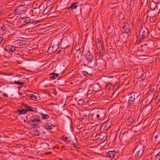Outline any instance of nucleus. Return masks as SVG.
Segmentation results:
<instances>
[{
    "mask_svg": "<svg viewBox=\"0 0 160 160\" xmlns=\"http://www.w3.org/2000/svg\"><path fill=\"white\" fill-rule=\"evenodd\" d=\"M138 96V95L134 92L131 93L130 95V97L128 100V104L129 106L131 105H133L135 101V98H137Z\"/></svg>",
    "mask_w": 160,
    "mask_h": 160,
    "instance_id": "1",
    "label": "nucleus"
},
{
    "mask_svg": "<svg viewBox=\"0 0 160 160\" xmlns=\"http://www.w3.org/2000/svg\"><path fill=\"white\" fill-rule=\"evenodd\" d=\"M31 120L32 122L31 126L33 128H36L38 126L37 124H35L38 122H40V120L38 116H34L31 118Z\"/></svg>",
    "mask_w": 160,
    "mask_h": 160,
    "instance_id": "2",
    "label": "nucleus"
},
{
    "mask_svg": "<svg viewBox=\"0 0 160 160\" xmlns=\"http://www.w3.org/2000/svg\"><path fill=\"white\" fill-rule=\"evenodd\" d=\"M26 10V8L23 7V5H22L18 7L13 12L15 14H20L24 13Z\"/></svg>",
    "mask_w": 160,
    "mask_h": 160,
    "instance_id": "3",
    "label": "nucleus"
},
{
    "mask_svg": "<svg viewBox=\"0 0 160 160\" xmlns=\"http://www.w3.org/2000/svg\"><path fill=\"white\" fill-rule=\"evenodd\" d=\"M102 115V111L99 109L97 112L93 113L92 115V116L93 118H96L98 120H99L100 119V117Z\"/></svg>",
    "mask_w": 160,
    "mask_h": 160,
    "instance_id": "4",
    "label": "nucleus"
},
{
    "mask_svg": "<svg viewBox=\"0 0 160 160\" xmlns=\"http://www.w3.org/2000/svg\"><path fill=\"white\" fill-rule=\"evenodd\" d=\"M148 30L146 28H142L139 31V36L143 39L148 35Z\"/></svg>",
    "mask_w": 160,
    "mask_h": 160,
    "instance_id": "5",
    "label": "nucleus"
},
{
    "mask_svg": "<svg viewBox=\"0 0 160 160\" xmlns=\"http://www.w3.org/2000/svg\"><path fill=\"white\" fill-rule=\"evenodd\" d=\"M85 56L86 59L88 62H91L92 61L93 57L90 53V50L88 51L87 53L85 54Z\"/></svg>",
    "mask_w": 160,
    "mask_h": 160,
    "instance_id": "6",
    "label": "nucleus"
},
{
    "mask_svg": "<svg viewBox=\"0 0 160 160\" xmlns=\"http://www.w3.org/2000/svg\"><path fill=\"white\" fill-rule=\"evenodd\" d=\"M4 49L8 52H12L15 50V47L13 46L8 45L6 46Z\"/></svg>",
    "mask_w": 160,
    "mask_h": 160,
    "instance_id": "7",
    "label": "nucleus"
},
{
    "mask_svg": "<svg viewBox=\"0 0 160 160\" xmlns=\"http://www.w3.org/2000/svg\"><path fill=\"white\" fill-rule=\"evenodd\" d=\"M28 96L32 100L35 101H37L39 97L38 93L30 94L28 95Z\"/></svg>",
    "mask_w": 160,
    "mask_h": 160,
    "instance_id": "8",
    "label": "nucleus"
},
{
    "mask_svg": "<svg viewBox=\"0 0 160 160\" xmlns=\"http://www.w3.org/2000/svg\"><path fill=\"white\" fill-rule=\"evenodd\" d=\"M115 153L114 151H109L107 153L106 157L109 158H112L115 156Z\"/></svg>",
    "mask_w": 160,
    "mask_h": 160,
    "instance_id": "9",
    "label": "nucleus"
},
{
    "mask_svg": "<svg viewBox=\"0 0 160 160\" xmlns=\"http://www.w3.org/2000/svg\"><path fill=\"white\" fill-rule=\"evenodd\" d=\"M19 21H23L24 22L28 23L31 22V19L29 17H25L21 18L19 19Z\"/></svg>",
    "mask_w": 160,
    "mask_h": 160,
    "instance_id": "10",
    "label": "nucleus"
},
{
    "mask_svg": "<svg viewBox=\"0 0 160 160\" xmlns=\"http://www.w3.org/2000/svg\"><path fill=\"white\" fill-rule=\"evenodd\" d=\"M58 48L57 46L55 45H53L52 46L51 45L49 48V50L52 51L53 52L55 51Z\"/></svg>",
    "mask_w": 160,
    "mask_h": 160,
    "instance_id": "11",
    "label": "nucleus"
},
{
    "mask_svg": "<svg viewBox=\"0 0 160 160\" xmlns=\"http://www.w3.org/2000/svg\"><path fill=\"white\" fill-rule=\"evenodd\" d=\"M25 108L26 109V110L27 111H31L32 112H34L33 108H32L31 106H28L27 105L25 104L24 105Z\"/></svg>",
    "mask_w": 160,
    "mask_h": 160,
    "instance_id": "12",
    "label": "nucleus"
},
{
    "mask_svg": "<svg viewBox=\"0 0 160 160\" xmlns=\"http://www.w3.org/2000/svg\"><path fill=\"white\" fill-rule=\"evenodd\" d=\"M78 6L77 3H74L69 7L68 9H70L71 10H73V9L76 8Z\"/></svg>",
    "mask_w": 160,
    "mask_h": 160,
    "instance_id": "13",
    "label": "nucleus"
},
{
    "mask_svg": "<svg viewBox=\"0 0 160 160\" xmlns=\"http://www.w3.org/2000/svg\"><path fill=\"white\" fill-rule=\"evenodd\" d=\"M62 139L67 143L69 142L71 140V139L69 137H63Z\"/></svg>",
    "mask_w": 160,
    "mask_h": 160,
    "instance_id": "14",
    "label": "nucleus"
},
{
    "mask_svg": "<svg viewBox=\"0 0 160 160\" xmlns=\"http://www.w3.org/2000/svg\"><path fill=\"white\" fill-rule=\"evenodd\" d=\"M41 114L42 118L43 119H47L49 118V115L46 114H45L43 113H40Z\"/></svg>",
    "mask_w": 160,
    "mask_h": 160,
    "instance_id": "15",
    "label": "nucleus"
},
{
    "mask_svg": "<svg viewBox=\"0 0 160 160\" xmlns=\"http://www.w3.org/2000/svg\"><path fill=\"white\" fill-rule=\"evenodd\" d=\"M44 127L47 129L51 130L52 128V125L50 124L46 123L44 125Z\"/></svg>",
    "mask_w": 160,
    "mask_h": 160,
    "instance_id": "16",
    "label": "nucleus"
},
{
    "mask_svg": "<svg viewBox=\"0 0 160 160\" xmlns=\"http://www.w3.org/2000/svg\"><path fill=\"white\" fill-rule=\"evenodd\" d=\"M6 31L4 28H1L0 29V35H2L6 34Z\"/></svg>",
    "mask_w": 160,
    "mask_h": 160,
    "instance_id": "17",
    "label": "nucleus"
},
{
    "mask_svg": "<svg viewBox=\"0 0 160 160\" xmlns=\"http://www.w3.org/2000/svg\"><path fill=\"white\" fill-rule=\"evenodd\" d=\"M58 75L54 73H52L50 75V78L52 79H56L58 77Z\"/></svg>",
    "mask_w": 160,
    "mask_h": 160,
    "instance_id": "18",
    "label": "nucleus"
},
{
    "mask_svg": "<svg viewBox=\"0 0 160 160\" xmlns=\"http://www.w3.org/2000/svg\"><path fill=\"white\" fill-rule=\"evenodd\" d=\"M18 112L19 113V114H22L25 113L27 112V110L24 109H21L18 110Z\"/></svg>",
    "mask_w": 160,
    "mask_h": 160,
    "instance_id": "19",
    "label": "nucleus"
},
{
    "mask_svg": "<svg viewBox=\"0 0 160 160\" xmlns=\"http://www.w3.org/2000/svg\"><path fill=\"white\" fill-rule=\"evenodd\" d=\"M14 83L20 85H23V82H20L19 81H15Z\"/></svg>",
    "mask_w": 160,
    "mask_h": 160,
    "instance_id": "20",
    "label": "nucleus"
},
{
    "mask_svg": "<svg viewBox=\"0 0 160 160\" xmlns=\"http://www.w3.org/2000/svg\"><path fill=\"white\" fill-rule=\"evenodd\" d=\"M140 152L141 151L140 150L137 151L136 152V154L135 155V157L136 158H138L139 156L140 153Z\"/></svg>",
    "mask_w": 160,
    "mask_h": 160,
    "instance_id": "21",
    "label": "nucleus"
},
{
    "mask_svg": "<svg viewBox=\"0 0 160 160\" xmlns=\"http://www.w3.org/2000/svg\"><path fill=\"white\" fill-rule=\"evenodd\" d=\"M81 119L84 121H86L87 120V116L86 115H84L81 118Z\"/></svg>",
    "mask_w": 160,
    "mask_h": 160,
    "instance_id": "22",
    "label": "nucleus"
},
{
    "mask_svg": "<svg viewBox=\"0 0 160 160\" xmlns=\"http://www.w3.org/2000/svg\"><path fill=\"white\" fill-rule=\"evenodd\" d=\"M160 157V151L157 154L156 156V158H159Z\"/></svg>",
    "mask_w": 160,
    "mask_h": 160,
    "instance_id": "23",
    "label": "nucleus"
},
{
    "mask_svg": "<svg viewBox=\"0 0 160 160\" xmlns=\"http://www.w3.org/2000/svg\"><path fill=\"white\" fill-rule=\"evenodd\" d=\"M82 74L85 76H86L88 75V73L87 72L83 71L82 72Z\"/></svg>",
    "mask_w": 160,
    "mask_h": 160,
    "instance_id": "24",
    "label": "nucleus"
},
{
    "mask_svg": "<svg viewBox=\"0 0 160 160\" xmlns=\"http://www.w3.org/2000/svg\"><path fill=\"white\" fill-rule=\"evenodd\" d=\"M150 8L151 9L153 10H154L155 9V7L153 8V7H152V5L151 4H150Z\"/></svg>",
    "mask_w": 160,
    "mask_h": 160,
    "instance_id": "25",
    "label": "nucleus"
},
{
    "mask_svg": "<svg viewBox=\"0 0 160 160\" xmlns=\"http://www.w3.org/2000/svg\"><path fill=\"white\" fill-rule=\"evenodd\" d=\"M156 99L159 101L160 100V96H157L156 98Z\"/></svg>",
    "mask_w": 160,
    "mask_h": 160,
    "instance_id": "26",
    "label": "nucleus"
},
{
    "mask_svg": "<svg viewBox=\"0 0 160 160\" xmlns=\"http://www.w3.org/2000/svg\"><path fill=\"white\" fill-rule=\"evenodd\" d=\"M3 40V38L2 37H0V43L2 42Z\"/></svg>",
    "mask_w": 160,
    "mask_h": 160,
    "instance_id": "27",
    "label": "nucleus"
},
{
    "mask_svg": "<svg viewBox=\"0 0 160 160\" xmlns=\"http://www.w3.org/2000/svg\"><path fill=\"white\" fill-rule=\"evenodd\" d=\"M119 84V83H116L114 86V87H115L116 86H117Z\"/></svg>",
    "mask_w": 160,
    "mask_h": 160,
    "instance_id": "28",
    "label": "nucleus"
},
{
    "mask_svg": "<svg viewBox=\"0 0 160 160\" xmlns=\"http://www.w3.org/2000/svg\"><path fill=\"white\" fill-rule=\"evenodd\" d=\"M119 84V83H116L114 86V87H115L116 86H117Z\"/></svg>",
    "mask_w": 160,
    "mask_h": 160,
    "instance_id": "29",
    "label": "nucleus"
},
{
    "mask_svg": "<svg viewBox=\"0 0 160 160\" xmlns=\"http://www.w3.org/2000/svg\"><path fill=\"white\" fill-rule=\"evenodd\" d=\"M119 84V83H116L114 86V87H115L116 86H117Z\"/></svg>",
    "mask_w": 160,
    "mask_h": 160,
    "instance_id": "30",
    "label": "nucleus"
},
{
    "mask_svg": "<svg viewBox=\"0 0 160 160\" xmlns=\"http://www.w3.org/2000/svg\"><path fill=\"white\" fill-rule=\"evenodd\" d=\"M21 42H18L17 43V44L19 45V46H21Z\"/></svg>",
    "mask_w": 160,
    "mask_h": 160,
    "instance_id": "31",
    "label": "nucleus"
},
{
    "mask_svg": "<svg viewBox=\"0 0 160 160\" xmlns=\"http://www.w3.org/2000/svg\"><path fill=\"white\" fill-rule=\"evenodd\" d=\"M158 135H156L155 137V138L156 139H157L158 138Z\"/></svg>",
    "mask_w": 160,
    "mask_h": 160,
    "instance_id": "32",
    "label": "nucleus"
},
{
    "mask_svg": "<svg viewBox=\"0 0 160 160\" xmlns=\"http://www.w3.org/2000/svg\"><path fill=\"white\" fill-rule=\"evenodd\" d=\"M3 95H4L5 96H6V97H7V95L5 94V93H3Z\"/></svg>",
    "mask_w": 160,
    "mask_h": 160,
    "instance_id": "33",
    "label": "nucleus"
},
{
    "mask_svg": "<svg viewBox=\"0 0 160 160\" xmlns=\"http://www.w3.org/2000/svg\"><path fill=\"white\" fill-rule=\"evenodd\" d=\"M75 147L76 148V145H75Z\"/></svg>",
    "mask_w": 160,
    "mask_h": 160,
    "instance_id": "34",
    "label": "nucleus"
},
{
    "mask_svg": "<svg viewBox=\"0 0 160 160\" xmlns=\"http://www.w3.org/2000/svg\"><path fill=\"white\" fill-rule=\"evenodd\" d=\"M1 137V136H0V138Z\"/></svg>",
    "mask_w": 160,
    "mask_h": 160,
    "instance_id": "35",
    "label": "nucleus"
}]
</instances>
